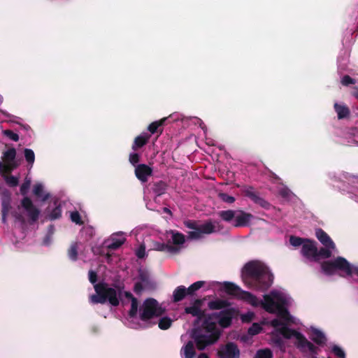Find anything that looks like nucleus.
<instances>
[{
	"mask_svg": "<svg viewBox=\"0 0 358 358\" xmlns=\"http://www.w3.org/2000/svg\"><path fill=\"white\" fill-rule=\"evenodd\" d=\"M224 288L231 294H236L238 298L244 301L253 307L261 306L266 312L276 314L278 318L270 322L274 329L271 334V341L279 348H282L284 340L294 338L295 345L302 352H309L310 355L306 358H317V348L299 332L292 330L287 327L288 323L296 324V318L292 317L287 310L288 306L292 303V299L285 290L275 289L269 294H264L263 299H258L252 293L242 290L234 283L225 282Z\"/></svg>",
	"mask_w": 358,
	"mask_h": 358,
	"instance_id": "nucleus-1",
	"label": "nucleus"
},
{
	"mask_svg": "<svg viewBox=\"0 0 358 358\" xmlns=\"http://www.w3.org/2000/svg\"><path fill=\"white\" fill-rule=\"evenodd\" d=\"M232 317L233 313L229 309H224L206 317L200 327H194L191 331V338L196 343L197 349L203 350L215 343L220 336L217 324L222 328H227L231 325Z\"/></svg>",
	"mask_w": 358,
	"mask_h": 358,
	"instance_id": "nucleus-2",
	"label": "nucleus"
},
{
	"mask_svg": "<svg viewBox=\"0 0 358 358\" xmlns=\"http://www.w3.org/2000/svg\"><path fill=\"white\" fill-rule=\"evenodd\" d=\"M124 296L131 300V308L129 311L127 325L132 329L145 328L157 324V320L163 313V309L154 299H145L138 309V300L128 292Z\"/></svg>",
	"mask_w": 358,
	"mask_h": 358,
	"instance_id": "nucleus-3",
	"label": "nucleus"
},
{
	"mask_svg": "<svg viewBox=\"0 0 358 358\" xmlns=\"http://www.w3.org/2000/svg\"><path fill=\"white\" fill-rule=\"evenodd\" d=\"M242 279L248 287L263 292L271 287L273 277L265 264L253 260L243 268Z\"/></svg>",
	"mask_w": 358,
	"mask_h": 358,
	"instance_id": "nucleus-4",
	"label": "nucleus"
},
{
	"mask_svg": "<svg viewBox=\"0 0 358 358\" xmlns=\"http://www.w3.org/2000/svg\"><path fill=\"white\" fill-rule=\"evenodd\" d=\"M97 275L94 271H89V280L94 285L96 294L90 296V302L93 304L104 303L107 301L113 306H116L119 304V298L117 291L110 287L106 283H97Z\"/></svg>",
	"mask_w": 358,
	"mask_h": 358,
	"instance_id": "nucleus-5",
	"label": "nucleus"
},
{
	"mask_svg": "<svg viewBox=\"0 0 358 358\" xmlns=\"http://www.w3.org/2000/svg\"><path fill=\"white\" fill-rule=\"evenodd\" d=\"M186 226L192 231L188 232V238L191 240H199L204 237L206 234L220 232L222 226L219 221H209L195 227L192 222H188Z\"/></svg>",
	"mask_w": 358,
	"mask_h": 358,
	"instance_id": "nucleus-6",
	"label": "nucleus"
},
{
	"mask_svg": "<svg viewBox=\"0 0 358 358\" xmlns=\"http://www.w3.org/2000/svg\"><path fill=\"white\" fill-rule=\"evenodd\" d=\"M15 148H10L2 153V162L0 161V173H10L17 169L20 162L16 159Z\"/></svg>",
	"mask_w": 358,
	"mask_h": 358,
	"instance_id": "nucleus-7",
	"label": "nucleus"
},
{
	"mask_svg": "<svg viewBox=\"0 0 358 358\" xmlns=\"http://www.w3.org/2000/svg\"><path fill=\"white\" fill-rule=\"evenodd\" d=\"M152 287V282L149 271L144 268H140L138 269V281L134 285L135 292L140 294L143 289H150Z\"/></svg>",
	"mask_w": 358,
	"mask_h": 358,
	"instance_id": "nucleus-8",
	"label": "nucleus"
},
{
	"mask_svg": "<svg viewBox=\"0 0 358 358\" xmlns=\"http://www.w3.org/2000/svg\"><path fill=\"white\" fill-rule=\"evenodd\" d=\"M126 241V234L122 231L113 233L110 236L104 241L103 245L111 250L119 248Z\"/></svg>",
	"mask_w": 358,
	"mask_h": 358,
	"instance_id": "nucleus-9",
	"label": "nucleus"
},
{
	"mask_svg": "<svg viewBox=\"0 0 358 358\" xmlns=\"http://www.w3.org/2000/svg\"><path fill=\"white\" fill-rule=\"evenodd\" d=\"M340 143L345 145H358V124L343 132Z\"/></svg>",
	"mask_w": 358,
	"mask_h": 358,
	"instance_id": "nucleus-10",
	"label": "nucleus"
},
{
	"mask_svg": "<svg viewBox=\"0 0 358 358\" xmlns=\"http://www.w3.org/2000/svg\"><path fill=\"white\" fill-rule=\"evenodd\" d=\"M301 254L309 261H317V248L315 241L308 239L301 250Z\"/></svg>",
	"mask_w": 358,
	"mask_h": 358,
	"instance_id": "nucleus-11",
	"label": "nucleus"
},
{
	"mask_svg": "<svg viewBox=\"0 0 358 358\" xmlns=\"http://www.w3.org/2000/svg\"><path fill=\"white\" fill-rule=\"evenodd\" d=\"M218 355L220 358H239L240 350L235 343L230 342L220 348Z\"/></svg>",
	"mask_w": 358,
	"mask_h": 358,
	"instance_id": "nucleus-12",
	"label": "nucleus"
},
{
	"mask_svg": "<svg viewBox=\"0 0 358 358\" xmlns=\"http://www.w3.org/2000/svg\"><path fill=\"white\" fill-rule=\"evenodd\" d=\"M22 206L27 213L28 217L31 220L32 222H35L38 220L40 211L34 206L31 200L28 197H24L22 201Z\"/></svg>",
	"mask_w": 358,
	"mask_h": 358,
	"instance_id": "nucleus-13",
	"label": "nucleus"
},
{
	"mask_svg": "<svg viewBox=\"0 0 358 358\" xmlns=\"http://www.w3.org/2000/svg\"><path fill=\"white\" fill-rule=\"evenodd\" d=\"M152 173V169L145 164L136 166L135 176L142 183L146 182Z\"/></svg>",
	"mask_w": 358,
	"mask_h": 358,
	"instance_id": "nucleus-14",
	"label": "nucleus"
},
{
	"mask_svg": "<svg viewBox=\"0 0 358 358\" xmlns=\"http://www.w3.org/2000/svg\"><path fill=\"white\" fill-rule=\"evenodd\" d=\"M253 215L243 210H237L234 226L236 227H246L250 224Z\"/></svg>",
	"mask_w": 358,
	"mask_h": 358,
	"instance_id": "nucleus-15",
	"label": "nucleus"
},
{
	"mask_svg": "<svg viewBox=\"0 0 358 358\" xmlns=\"http://www.w3.org/2000/svg\"><path fill=\"white\" fill-rule=\"evenodd\" d=\"M245 195L249 197L254 203L258 204L259 206L264 209H268L271 206V204L264 198L261 197L258 194H257L252 187L248 188L245 190Z\"/></svg>",
	"mask_w": 358,
	"mask_h": 358,
	"instance_id": "nucleus-16",
	"label": "nucleus"
},
{
	"mask_svg": "<svg viewBox=\"0 0 358 358\" xmlns=\"http://www.w3.org/2000/svg\"><path fill=\"white\" fill-rule=\"evenodd\" d=\"M201 301L196 300L194 303L185 308V312L187 314H190L194 317H196V322H199L201 317L203 316V311L201 308Z\"/></svg>",
	"mask_w": 358,
	"mask_h": 358,
	"instance_id": "nucleus-17",
	"label": "nucleus"
},
{
	"mask_svg": "<svg viewBox=\"0 0 358 358\" xmlns=\"http://www.w3.org/2000/svg\"><path fill=\"white\" fill-rule=\"evenodd\" d=\"M169 243H172L173 245H170V246H177L178 248V252L181 249V246L185 243V236L183 234L171 231L168 235Z\"/></svg>",
	"mask_w": 358,
	"mask_h": 358,
	"instance_id": "nucleus-18",
	"label": "nucleus"
},
{
	"mask_svg": "<svg viewBox=\"0 0 358 358\" xmlns=\"http://www.w3.org/2000/svg\"><path fill=\"white\" fill-rule=\"evenodd\" d=\"M334 108L338 120L346 119L350 116V109L343 102H336L334 105Z\"/></svg>",
	"mask_w": 358,
	"mask_h": 358,
	"instance_id": "nucleus-19",
	"label": "nucleus"
},
{
	"mask_svg": "<svg viewBox=\"0 0 358 358\" xmlns=\"http://www.w3.org/2000/svg\"><path fill=\"white\" fill-rule=\"evenodd\" d=\"M152 250L162 252H166L170 254H176L178 252L177 246H170L169 244H165L158 241H155L152 245Z\"/></svg>",
	"mask_w": 358,
	"mask_h": 358,
	"instance_id": "nucleus-20",
	"label": "nucleus"
},
{
	"mask_svg": "<svg viewBox=\"0 0 358 358\" xmlns=\"http://www.w3.org/2000/svg\"><path fill=\"white\" fill-rule=\"evenodd\" d=\"M315 235L324 246H330L331 248L335 249L334 243L332 241L329 236L322 229H316Z\"/></svg>",
	"mask_w": 358,
	"mask_h": 358,
	"instance_id": "nucleus-21",
	"label": "nucleus"
},
{
	"mask_svg": "<svg viewBox=\"0 0 358 358\" xmlns=\"http://www.w3.org/2000/svg\"><path fill=\"white\" fill-rule=\"evenodd\" d=\"M150 137L151 134L147 132H142L139 136L135 138L131 147L132 150L135 151L144 146L148 142Z\"/></svg>",
	"mask_w": 358,
	"mask_h": 358,
	"instance_id": "nucleus-22",
	"label": "nucleus"
},
{
	"mask_svg": "<svg viewBox=\"0 0 358 358\" xmlns=\"http://www.w3.org/2000/svg\"><path fill=\"white\" fill-rule=\"evenodd\" d=\"M192 340H194L192 338ZM194 343L196 344L194 341H188L180 350V356L182 358H194L195 356V350Z\"/></svg>",
	"mask_w": 358,
	"mask_h": 358,
	"instance_id": "nucleus-23",
	"label": "nucleus"
},
{
	"mask_svg": "<svg viewBox=\"0 0 358 358\" xmlns=\"http://www.w3.org/2000/svg\"><path fill=\"white\" fill-rule=\"evenodd\" d=\"M1 221L3 224L6 222V216L10 208V198L8 192H5L4 197L2 199Z\"/></svg>",
	"mask_w": 358,
	"mask_h": 358,
	"instance_id": "nucleus-24",
	"label": "nucleus"
},
{
	"mask_svg": "<svg viewBox=\"0 0 358 358\" xmlns=\"http://www.w3.org/2000/svg\"><path fill=\"white\" fill-rule=\"evenodd\" d=\"M43 185L42 183H36L33 188V193L35 196L40 198L41 201H45L50 198V194L43 192Z\"/></svg>",
	"mask_w": 358,
	"mask_h": 358,
	"instance_id": "nucleus-25",
	"label": "nucleus"
},
{
	"mask_svg": "<svg viewBox=\"0 0 358 358\" xmlns=\"http://www.w3.org/2000/svg\"><path fill=\"white\" fill-rule=\"evenodd\" d=\"M311 339L317 344H323L326 341V337L323 332L316 328H311Z\"/></svg>",
	"mask_w": 358,
	"mask_h": 358,
	"instance_id": "nucleus-26",
	"label": "nucleus"
},
{
	"mask_svg": "<svg viewBox=\"0 0 358 358\" xmlns=\"http://www.w3.org/2000/svg\"><path fill=\"white\" fill-rule=\"evenodd\" d=\"M54 207L51 208H48V218L50 220H55L59 218L62 215V208L60 204H57V201L54 202Z\"/></svg>",
	"mask_w": 358,
	"mask_h": 358,
	"instance_id": "nucleus-27",
	"label": "nucleus"
},
{
	"mask_svg": "<svg viewBox=\"0 0 358 358\" xmlns=\"http://www.w3.org/2000/svg\"><path fill=\"white\" fill-rule=\"evenodd\" d=\"M336 251V248H331L330 246H324L317 250V261L320 259H326L330 257L334 252Z\"/></svg>",
	"mask_w": 358,
	"mask_h": 358,
	"instance_id": "nucleus-28",
	"label": "nucleus"
},
{
	"mask_svg": "<svg viewBox=\"0 0 358 358\" xmlns=\"http://www.w3.org/2000/svg\"><path fill=\"white\" fill-rule=\"evenodd\" d=\"M23 152L25 161L27 163V167L29 170H31L35 162L34 152L30 148H25Z\"/></svg>",
	"mask_w": 358,
	"mask_h": 358,
	"instance_id": "nucleus-29",
	"label": "nucleus"
},
{
	"mask_svg": "<svg viewBox=\"0 0 358 358\" xmlns=\"http://www.w3.org/2000/svg\"><path fill=\"white\" fill-rule=\"evenodd\" d=\"M227 301L222 299H215L208 302V307L210 310H222L227 306Z\"/></svg>",
	"mask_w": 358,
	"mask_h": 358,
	"instance_id": "nucleus-30",
	"label": "nucleus"
},
{
	"mask_svg": "<svg viewBox=\"0 0 358 358\" xmlns=\"http://www.w3.org/2000/svg\"><path fill=\"white\" fill-rule=\"evenodd\" d=\"M186 294H187V291L185 286L180 285L178 287L173 293V301L178 302L182 300Z\"/></svg>",
	"mask_w": 358,
	"mask_h": 358,
	"instance_id": "nucleus-31",
	"label": "nucleus"
},
{
	"mask_svg": "<svg viewBox=\"0 0 358 358\" xmlns=\"http://www.w3.org/2000/svg\"><path fill=\"white\" fill-rule=\"evenodd\" d=\"M237 210H222L218 213L220 217L225 222H231L233 219L235 220Z\"/></svg>",
	"mask_w": 358,
	"mask_h": 358,
	"instance_id": "nucleus-32",
	"label": "nucleus"
},
{
	"mask_svg": "<svg viewBox=\"0 0 358 358\" xmlns=\"http://www.w3.org/2000/svg\"><path fill=\"white\" fill-rule=\"evenodd\" d=\"M279 194L286 200H292L294 196L292 192L286 186L282 185L278 190Z\"/></svg>",
	"mask_w": 358,
	"mask_h": 358,
	"instance_id": "nucleus-33",
	"label": "nucleus"
},
{
	"mask_svg": "<svg viewBox=\"0 0 358 358\" xmlns=\"http://www.w3.org/2000/svg\"><path fill=\"white\" fill-rule=\"evenodd\" d=\"M348 62V53L345 52L344 56H339L338 58V68L340 73L345 70Z\"/></svg>",
	"mask_w": 358,
	"mask_h": 358,
	"instance_id": "nucleus-34",
	"label": "nucleus"
},
{
	"mask_svg": "<svg viewBox=\"0 0 358 358\" xmlns=\"http://www.w3.org/2000/svg\"><path fill=\"white\" fill-rule=\"evenodd\" d=\"M3 179L5 180L6 184L10 187H16L19 182V178L17 176H8V173H0Z\"/></svg>",
	"mask_w": 358,
	"mask_h": 358,
	"instance_id": "nucleus-35",
	"label": "nucleus"
},
{
	"mask_svg": "<svg viewBox=\"0 0 358 358\" xmlns=\"http://www.w3.org/2000/svg\"><path fill=\"white\" fill-rule=\"evenodd\" d=\"M166 187V185L164 182L159 181L153 185L152 190L157 196H160L165 192Z\"/></svg>",
	"mask_w": 358,
	"mask_h": 358,
	"instance_id": "nucleus-36",
	"label": "nucleus"
},
{
	"mask_svg": "<svg viewBox=\"0 0 358 358\" xmlns=\"http://www.w3.org/2000/svg\"><path fill=\"white\" fill-rule=\"evenodd\" d=\"M307 240V238H303L295 236H290L289 243L294 248H298L299 246L303 247V245L305 244V241Z\"/></svg>",
	"mask_w": 358,
	"mask_h": 358,
	"instance_id": "nucleus-37",
	"label": "nucleus"
},
{
	"mask_svg": "<svg viewBox=\"0 0 358 358\" xmlns=\"http://www.w3.org/2000/svg\"><path fill=\"white\" fill-rule=\"evenodd\" d=\"M155 321H157V323L158 322L159 327L161 329H169L171 327V323H172V320L170 318L166 317H162L159 320H158V318H157V320H155Z\"/></svg>",
	"mask_w": 358,
	"mask_h": 358,
	"instance_id": "nucleus-38",
	"label": "nucleus"
},
{
	"mask_svg": "<svg viewBox=\"0 0 358 358\" xmlns=\"http://www.w3.org/2000/svg\"><path fill=\"white\" fill-rule=\"evenodd\" d=\"M78 243H73L71 245L68 252V256L72 261H76L78 257Z\"/></svg>",
	"mask_w": 358,
	"mask_h": 358,
	"instance_id": "nucleus-39",
	"label": "nucleus"
},
{
	"mask_svg": "<svg viewBox=\"0 0 358 358\" xmlns=\"http://www.w3.org/2000/svg\"><path fill=\"white\" fill-rule=\"evenodd\" d=\"M167 117H164L160 121H155L152 122L148 127V130L150 132L151 134H155L158 127L161 125H162L164 122L166 120Z\"/></svg>",
	"mask_w": 358,
	"mask_h": 358,
	"instance_id": "nucleus-40",
	"label": "nucleus"
},
{
	"mask_svg": "<svg viewBox=\"0 0 358 358\" xmlns=\"http://www.w3.org/2000/svg\"><path fill=\"white\" fill-rule=\"evenodd\" d=\"M204 284V281H197L191 285L187 289L188 294H193L196 291L199 289Z\"/></svg>",
	"mask_w": 358,
	"mask_h": 358,
	"instance_id": "nucleus-41",
	"label": "nucleus"
},
{
	"mask_svg": "<svg viewBox=\"0 0 358 358\" xmlns=\"http://www.w3.org/2000/svg\"><path fill=\"white\" fill-rule=\"evenodd\" d=\"M262 328L258 323H253L252 326L248 329V334L250 336H255L261 332Z\"/></svg>",
	"mask_w": 358,
	"mask_h": 358,
	"instance_id": "nucleus-42",
	"label": "nucleus"
},
{
	"mask_svg": "<svg viewBox=\"0 0 358 358\" xmlns=\"http://www.w3.org/2000/svg\"><path fill=\"white\" fill-rule=\"evenodd\" d=\"M255 358H272V352L268 349L258 350Z\"/></svg>",
	"mask_w": 358,
	"mask_h": 358,
	"instance_id": "nucleus-43",
	"label": "nucleus"
},
{
	"mask_svg": "<svg viewBox=\"0 0 358 358\" xmlns=\"http://www.w3.org/2000/svg\"><path fill=\"white\" fill-rule=\"evenodd\" d=\"M71 220L76 224H82L83 222L80 213L77 211H72L70 213Z\"/></svg>",
	"mask_w": 358,
	"mask_h": 358,
	"instance_id": "nucleus-44",
	"label": "nucleus"
},
{
	"mask_svg": "<svg viewBox=\"0 0 358 358\" xmlns=\"http://www.w3.org/2000/svg\"><path fill=\"white\" fill-rule=\"evenodd\" d=\"M135 254H136V257L139 259L144 258L146 256L145 246L143 243L141 244L135 250Z\"/></svg>",
	"mask_w": 358,
	"mask_h": 358,
	"instance_id": "nucleus-45",
	"label": "nucleus"
},
{
	"mask_svg": "<svg viewBox=\"0 0 358 358\" xmlns=\"http://www.w3.org/2000/svg\"><path fill=\"white\" fill-rule=\"evenodd\" d=\"M332 352L339 358H345V352L338 345H334L331 347Z\"/></svg>",
	"mask_w": 358,
	"mask_h": 358,
	"instance_id": "nucleus-46",
	"label": "nucleus"
},
{
	"mask_svg": "<svg viewBox=\"0 0 358 358\" xmlns=\"http://www.w3.org/2000/svg\"><path fill=\"white\" fill-rule=\"evenodd\" d=\"M356 80L349 76H344L341 79V83L343 86H350V85L355 84Z\"/></svg>",
	"mask_w": 358,
	"mask_h": 358,
	"instance_id": "nucleus-47",
	"label": "nucleus"
},
{
	"mask_svg": "<svg viewBox=\"0 0 358 358\" xmlns=\"http://www.w3.org/2000/svg\"><path fill=\"white\" fill-rule=\"evenodd\" d=\"M140 155L139 154L133 152L129 154V162L136 167L137 166L138 162H139Z\"/></svg>",
	"mask_w": 358,
	"mask_h": 358,
	"instance_id": "nucleus-48",
	"label": "nucleus"
},
{
	"mask_svg": "<svg viewBox=\"0 0 358 358\" xmlns=\"http://www.w3.org/2000/svg\"><path fill=\"white\" fill-rule=\"evenodd\" d=\"M219 198L225 203H232L235 201V198L225 193H220Z\"/></svg>",
	"mask_w": 358,
	"mask_h": 358,
	"instance_id": "nucleus-49",
	"label": "nucleus"
},
{
	"mask_svg": "<svg viewBox=\"0 0 358 358\" xmlns=\"http://www.w3.org/2000/svg\"><path fill=\"white\" fill-rule=\"evenodd\" d=\"M255 317V313L253 312L249 311L245 314L241 315V320L243 322H251Z\"/></svg>",
	"mask_w": 358,
	"mask_h": 358,
	"instance_id": "nucleus-50",
	"label": "nucleus"
},
{
	"mask_svg": "<svg viewBox=\"0 0 358 358\" xmlns=\"http://www.w3.org/2000/svg\"><path fill=\"white\" fill-rule=\"evenodd\" d=\"M3 134L5 136L8 137L10 139H11L13 141H17L19 140L18 134L13 132L11 130H4Z\"/></svg>",
	"mask_w": 358,
	"mask_h": 358,
	"instance_id": "nucleus-51",
	"label": "nucleus"
},
{
	"mask_svg": "<svg viewBox=\"0 0 358 358\" xmlns=\"http://www.w3.org/2000/svg\"><path fill=\"white\" fill-rule=\"evenodd\" d=\"M30 185V180L25 181L20 187V192L22 194L24 195L27 194V190Z\"/></svg>",
	"mask_w": 358,
	"mask_h": 358,
	"instance_id": "nucleus-52",
	"label": "nucleus"
},
{
	"mask_svg": "<svg viewBox=\"0 0 358 358\" xmlns=\"http://www.w3.org/2000/svg\"><path fill=\"white\" fill-rule=\"evenodd\" d=\"M52 243V236L47 234L43 241V244L44 245H50Z\"/></svg>",
	"mask_w": 358,
	"mask_h": 358,
	"instance_id": "nucleus-53",
	"label": "nucleus"
},
{
	"mask_svg": "<svg viewBox=\"0 0 358 358\" xmlns=\"http://www.w3.org/2000/svg\"><path fill=\"white\" fill-rule=\"evenodd\" d=\"M54 231H55V228H54V226L52 225H50L48 228V235H51L52 236L53 233H54Z\"/></svg>",
	"mask_w": 358,
	"mask_h": 358,
	"instance_id": "nucleus-54",
	"label": "nucleus"
},
{
	"mask_svg": "<svg viewBox=\"0 0 358 358\" xmlns=\"http://www.w3.org/2000/svg\"><path fill=\"white\" fill-rule=\"evenodd\" d=\"M87 231H88L91 235L94 232V229L92 227H87L85 229Z\"/></svg>",
	"mask_w": 358,
	"mask_h": 358,
	"instance_id": "nucleus-55",
	"label": "nucleus"
},
{
	"mask_svg": "<svg viewBox=\"0 0 358 358\" xmlns=\"http://www.w3.org/2000/svg\"><path fill=\"white\" fill-rule=\"evenodd\" d=\"M352 95L358 99V89L355 88L352 92Z\"/></svg>",
	"mask_w": 358,
	"mask_h": 358,
	"instance_id": "nucleus-56",
	"label": "nucleus"
},
{
	"mask_svg": "<svg viewBox=\"0 0 358 358\" xmlns=\"http://www.w3.org/2000/svg\"><path fill=\"white\" fill-rule=\"evenodd\" d=\"M352 182L356 184V185H358V176H352Z\"/></svg>",
	"mask_w": 358,
	"mask_h": 358,
	"instance_id": "nucleus-57",
	"label": "nucleus"
},
{
	"mask_svg": "<svg viewBox=\"0 0 358 358\" xmlns=\"http://www.w3.org/2000/svg\"><path fill=\"white\" fill-rule=\"evenodd\" d=\"M197 358H208V356L206 353L200 354Z\"/></svg>",
	"mask_w": 358,
	"mask_h": 358,
	"instance_id": "nucleus-58",
	"label": "nucleus"
},
{
	"mask_svg": "<svg viewBox=\"0 0 358 358\" xmlns=\"http://www.w3.org/2000/svg\"><path fill=\"white\" fill-rule=\"evenodd\" d=\"M0 112L3 115H5L6 117H9L10 115L6 112V111H4V110H0Z\"/></svg>",
	"mask_w": 358,
	"mask_h": 358,
	"instance_id": "nucleus-59",
	"label": "nucleus"
},
{
	"mask_svg": "<svg viewBox=\"0 0 358 358\" xmlns=\"http://www.w3.org/2000/svg\"><path fill=\"white\" fill-rule=\"evenodd\" d=\"M14 244L17 248H21V245H17L18 244H20V243H18L17 241H15Z\"/></svg>",
	"mask_w": 358,
	"mask_h": 358,
	"instance_id": "nucleus-60",
	"label": "nucleus"
},
{
	"mask_svg": "<svg viewBox=\"0 0 358 358\" xmlns=\"http://www.w3.org/2000/svg\"><path fill=\"white\" fill-rule=\"evenodd\" d=\"M3 96L0 94V105L3 103Z\"/></svg>",
	"mask_w": 358,
	"mask_h": 358,
	"instance_id": "nucleus-61",
	"label": "nucleus"
},
{
	"mask_svg": "<svg viewBox=\"0 0 358 358\" xmlns=\"http://www.w3.org/2000/svg\"><path fill=\"white\" fill-rule=\"evenodd\" d=\"M165 212L169 211L166 208H164Z\"/></svg>",
	"mask_w": 358,
	"mask_h": 358,
	"instance_id": "nucleus-62",
	"label": "nucleus"
},
{
	"mask_svg": "<svg viewBox=\"0 0 358 358\" xmlns=\"http://www.w3.org/2000/svg\"><path fill=\"white\" fill-rule=\"evenodd\" d=\"M328 358H331V357H328Z\"/></svg>",
	"mask_w": 358,
	"mask_h": 358,
	"instance_id": "nucleus-63",
	"label": "nucleus"
}]
</instances>
